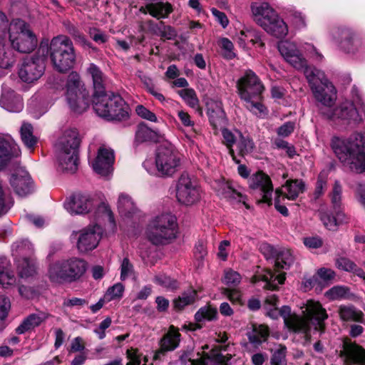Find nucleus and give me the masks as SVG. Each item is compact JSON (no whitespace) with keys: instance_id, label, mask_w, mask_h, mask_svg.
<instances>
[{"instance_id":"obj_1","label":"nucleus","mask_w":365,"mask_h":365,"mask_svg":"<svg viewBox=\"0 0 365 365\" xmlns=\"http://www.w3.org/2000/svg\"><path fill=\"white\" fill-rule=\"evenodd\" d=\"M336 91L331 82L321 75V116L335 120L358 124L365 118V105L356 90L353 91V101H345L339 108L335 106Z\"/></svg>"},{"instance_id":"obj_2","label":"nucleus","mask_w":365,"mask_h":365,"mask_svg":"<svg viewBox=\"0 0 365 365\" xmlns=\"http://www.w3.org/2000/svg\"><path fill=\"white\" fill-rule=\"evenodd\" d=\"M331 146L341 162L358 173L365 171V135L354 133L347 138L334 137Z\"/></svg>"},{"instance_id":"obj_3","label":"nucleus","mask_w":365,"mask_h":365,"mask_svg":"<svg viewBox=\"0 0 365 365\" xmlns=\"http://www.w3.org/2000/svg\"><path fill=\"white\" fill-rule=\"evenodd\" d=\"M278 314L283 318L287 328L295 333H303L307 337L312 327L315 331L319 326V302L308 300L305 304V310L302 311L303 316L292 312L288 306H283L279 311L271 309L268 315L277 319Z\"/></svg>"},{"instance_id":"obj_4","label":"nucleus","mask_w":365,"mask_h":365,"mask_svg":"<svg viewBox=\"0 0 365 365\" xmlns=\"http://www.w3.org/2000/svg\"><path fill=\"white\" fill-rule=\"evenodd\" d=\"M182 155L175 146L168 141L161 143L157 148L155 164L151 159L145 160L143 168L147 172L159 178L173 177L181 168Z\"/></svg>"},{"instance_id":"obj_5","label":"nucleus","mask_w":365,"mask_h":365,"mask_svg":"<svg viewBox=\"0 0 365 365\" xmlns=\"http://www.w3.org/2000/svg\"><path fill=\"white\" fill-rule=\"evenodd\" d=\"M237 93L245 102V108L257 117L267 115V109L260 102L264 85L252 70H246L236 83Z\"/></svg>"},{"instance_id":"obj_6","label":"nucleus","mask_w":365,"mask_h":365,"mask_svg":"<svg viewBox=\"0 0 365 365\" xmlns=\"http://www.w3.org/2000/svg\"><path fill=\"white\" fill-rule=\"evenodd\" d=\"M281 55L287 62L298 70H304L311 90L317 101L319 100V71L308 66L307 61L293 42L283 41L278 46Z\"/></svg>"},{"instance_id":"obj_7","label":"nucleus","mask_w":365,"mask_h":365,"mask_svg":"<svg viewBox=\"0 0 365 365\" xmlns=\"http://www.w3.org/2000/svg\"><path fill=\"white\" fill-rule=\"evenodd\" d=\"M87 267L88 264L83 259L72 257L50 264L48 276L53 282H73L83 276Z\"/></svg>"},{"instance_id":"obj_8","label":"nucleus","mask_w":365,"mask_h":365,"mask_svg":"<svg viewBox=\"0 0 365 365\" xmlns=\"http://www.w3.org/2000/svg\"><path fill=\"white\" fill-rule=\"evenodd\" d=\"M93 109L101 118L108 120H123L128 117V106L117 94L105 93L94 96Z\"/></svg>"},{"instance_id":"obj_9","label":"nucleus","mask_w":365,"mask_h":365,"mask_svg":"<svg viewBox=\"0 0 365 365\" xmlns=\"http://www.w3.org/2000/svg\"><path fill=\"white\" fill-rule=\"evenodd\" d=\"M48 53L54 68L58 72L68 71L76 63L73 42L66 36L53 37L50 43Z\"/></svg>"},{"instance_id":"obj_10","label":"nucleus","mask_w":365,"mask_h":365,"mask_svg":"<svg viewBox=\"0 0 365 365\" xmlns=\"http://www.w3.org/2000/svg\"><path fill=\"white\" fill-rule=\"evenodd\" d=\"M176 228V217L170 213H163L150 222L146 236L153 245H165L175 238Z\"/></svg>"},{"instance_id":"obj_11","label":"nucleus","mask_w":365,"mask_h":365,"mask_svg":"<svg viewBox=\"0 0 365 365\" xmlns=\"http://www.w3.org/2000/svg\"><path fill=\"white\" fill-rule=\"evenodd\" d=\"M7 36L11 48L19 53H31L38 44L37 37L29 25L19 19L9 23Z\"/></svg>"},{"instance_id":"obj_12","label":"nucleus","mask_w":365,"mask_h":365,"mask_svg":"<svg viewBox=\"0 0 365 365\" xmlns=\"http://www.w3.org/2000/svg\"><path fill=\"white\" fill-rule=\"evenodd\" d=\"M66 98L70 108L75 113H81L88 107V92L77 72L73 71L68 76Z\"/></svg>"},{"instance_id":"obj_13","label":"nucleus","mask_w":365,"mask_h":365,"mask_svg":"<svg viewBox=\"0 0 365 365\" xmlns=\"http://www.w3.org/2000/svg\"><path fill=\"white\" fill-rule=\"evenodd\" d=\"M294 257L290 250L286 248L278 249L275 256L276 272L271 270L265 271L264 274L260 276L262 281L265 282L264 288L271 290L277 289L278 284H282L285 280V273H278V269H287L294 262Z\"/></svg>"},{"instance_id":"obj_14","label":"nucleus","mask_w":365,"mask_h":365,"mask_svg":"<svg viewBox=\"0 0 365 365\" xmlns=\"http://www.w3.org/2000/svg\"><path fill=\"white\" fill-rule=\"evenodd\" d=\"M334 39L339 49L349 54L362 53L365 43L349 29L339 28L334 32Z\"/></svg>"},{"instance_id":"obj_15","label":"nucleus","mask_w":365,"mask_h":365,"mask_svg":"<svg viewBox=\"0 0 365 365\" xmlns=\"http://www.w3.org/2000/svg\"><path fill=\"white\" fill-rule=\"evenodd\" d=\"M176 197L180 203L185 205H193L200 198V188L187 173H182L178 179Z\"/></svg>"},{"instance_id":"obj_16","label":"nucleus","mask_w":365,"mask_h":365,"mask_svg":"<svg viewBox=\"0 0 365 365\" xmlns=\"http://www.w3.org/2000/svg\"><path fill=\"white\" fill-rule=\"evenodd\" d=\"M45 68L43 57L38 55L26 57L19 68V78L26 83H32L42 76Z\"/></svg>"},{"instance_id":"obj_17","label":"nucleus","mask_w":365,"mask_h":365,"mask_svg":"<svg viewBox=\"0 0 365 365\" xmlns=\"http://www.w3.org/2000/svg\"><path fill=\"white\" fill-rule=\"evenodd\" d=\"M9 182L14 192L21 197L28 196L34 190V181L24 168H19L14 171Z\"/></svg>"},{"instance_id":"obj_18","label":"nucleus","mask_w":365,"mask_h":365,"mask_svg":"<svg viewBox=\"0 0 365 365\" xmlns=\"http://www.w3.org/2000/svg\"><path fill=\"white\" fill-rule=\"evenodd\" d=\"M103 234L102 227L96 224L89 225L79 232L77 248L80 252L94 250L98 245Z\"/></svg>"},{"instance_id":"obj_19","label":"nucleus","mask_w":365,"mask_h":365,"mask_svg":"<svg viewBox=\"0 0 365 365\" xmlns=\"http://www.w3.org/2000/svg\"><path fill=\"white\" fill-rule=\"evenodd\" d=\"M114 160V151L110 148L102 145L98 148L97 156L91 164L96 173L102 176H107L113 170Z\"/></svg>"},{"instance_id":"obj_20","label":"nucleus","mask_w":365,"mask_h":365,"mask_svg":"<svg viewBox=\"0 0 365 365\" xmlns=\"http://www.w3.org/2000/svg\"><path fill=\"white\" fill-rule=\"evenodd\" d=\"M250 187L252 190H260L262 198L259 202L272 204L273 186L269 177L262 172H257L250 179Z\"/></svg>"},{"instance_id":"obj_21","label":"nucleus","mask_w":365,"mask_h":365,"mask_svg":"<svg viewBox=\"0 0 365 365\" xmlns=\"http://www.w3.org/2000/svg\"><path fill=\"white\" fill-rule=\"evenodd\" d=\"M250 11L254 21L262 28L277 13L269 3L264 1L252 2Z\"/></svg>"},{"instance_id":"obj_22","label":"nucleus","mask_w":365,"mask_h":365,"mask_svg":"<svg viewBox=\"0 0 365 365\" xmlns=\"http://www.w3.org/2000/svg\"><path fill=\"white\" fill-rule=\"evenodd\" d=\"M180 336L178 329L171 325L159 341L160 348L155 353V357L160 358L167 352L176 349L180 344Z\"/></svg>"},{"instance_id":"obj_23","label":"nucleus","mask_w":365,"mask_h":365,"mask_svg":"<svg viewBox=\"0 0 365 365\" xmlns=\"http://www.w3.org/2000/svg\"><path fill=\"white\" fill-rule=\"evenodd\" d=\"M81 138L76 128L66 130L56 144V151L78 152Z\"/></svg>"},{"instance_id":"obj_24","label":"nucleus","mask_w":365,"mask_h":365,"mask_svg":"<svg viewBox=\"0 0 365 365\" xmlns=\"http://www.w3.org/2000/svg\"><path fill=\"white\" fill-rule=\"evenodd\" d=\"M340 355L346 365H365V350L356 344L344 341Z\"/></svg>"},{"instance_id":"obj_25","label":"nucleus","mask_w":365,"mask_h":365,"mask_svg":"<svg viewBox=\"0 0 365 365\" xmlns=\"http://www.w3.org/2000/svg\"><path fill=\"white\" fill-rule=\"evenodd\" d=\"M93 206V198L88 194L74 195L70 202L66 204V210L71 214L81 215L88 212Z\"/></svg>"},{"instance_id":"obj_26","label":"nucleus","mask_w":365,"mask_h":365,"mask_svg":"<svg viewBox=\"0 0 365 365\" xmlns=\"http://www.w3.org/2000/svg\"><path fill=\"white\" fill-rule=\"evenodd\" d=\"M21 150L18 145L9 138H0V170L5 168L10 161L18 157Z\"/></svg>"},{"instance_id":"obj_27","label":"nucleus","mask_w":365,"mask_h":365,"mask_svg":"<svg viewBox=\"0 0 365 365\" xmlns=\"http://www.w3.org/2000/svg\"><path fill=\"white\" fill-rule=\"evenodd\" d=\"M58 169L62 172L74 173L78 165V152L56 151Z\"/></svg>"},{"instance_id":"obj_28","label":"nucleus","mask_w":365,"mask_h":365,"mask_svg":"<svg viewBox=\"0 0 365 365\" xmlns=\"http://www.w3.org/2000/svg\"><path fill=\"white\" fill-rule=\"evenodd\" d=\"M87 73L92 80L94 90L93 96L106 93L107 78L101 68L94 63H90L87 68Z\"/></svg>"},{"instance_id":"obj_29","label":"nucleus","mask_w":365,"mask_h":365,"mask_svg":"<svg viewBox=\"0 0 365 365\" xmlns=\"http://www.w3.org/2000/svg\"><path fill=\"white\" fill-rule=\"evenodd\" d=\"M349 218L340 209H335L334 212H325L321 216L324 226L329 230L336 231L338 227L349 222Z\"/></svg>"},{"instance_id":"obj_30","label":"nucleus","mask_w":365,"mask_h":365,"mask_svg":"<svg viewBox=\"0 0 365 365\" xmlns=\"http://www.w3.org/2000/svg\"><path fill=\"white\" fill-rule=\"evenodd\" d=\"M267 34L277 38H283L288 34V26L277 13L262 28Z\"/></svg>"},{"instance_id":"obj_31","label":"nucleus","mask_w":365,"mask_h":365,"mask_svg":"<svg viewBox=\"0 0 365 365\" xmlns=\"http://www.w3.org/2000/svg\"><path fill=\"white\" fill-rule=\"evenodd\" d=\"M48 317V314L43 312L31 314L16 329V332L19 334H22L31 331L35 327H38Z\"/></svg>"},{"instance_id":"obj_32","label":"nucleus","mask_w":365,"mask_h":365,"mask_svg":"<svg viewBox=\"0 0 365 365\" xmlns=\"http://www.w3.org/2000/svg\"><path fill=\"white\" fill-rule=\"evenodd\" d=\"M0 104L4 109L14 113L20 112L24 107L21 97L14 91L4 93L0 99Z\"/></svg>"},{"instance_id":"obj_33","label":"nucleus","mask_w":365,"mask_h":365,"mask_svg":"<svg viewBox=\"0 0 365 365\" xmlns=\"http://www.w3.org/2000/svg\"><path fill=\"white\" fill-rule=\"evenodd\" d=\"M146 9L150 15L157 19L167 18L173 10V6L170 3H164L161 1L148 4L146 5Z\"/></svg>"},{"instance_id":"obj_34","label":"nucleus","mask_w":365,"mask_h":365,"mask_svg":"<svg viewBox=\"0 0 365 365\" xmlns=\"http://www.w3.org/2000/svg\"><path fill=\"white\" fill-rule=\"evenodd\" d=\"M269 335V328L262 324H253L252 330L247 333L249 341L255 346H259L265 341Z\"/></svg>"},{"instance_id":"obj_35","label":"nucleus","mask_w":365,"mask_h":365,"mask_svg":"<svg viewBox=\"0 0 365 365\" xmlns=\"http://www.w3.org/2000/svg\"><path fill=\"white\" fill-rule=\"evenodd\" d=\"M197 299V291L193 289H189L173 300V307L178 311L182 310L186 306L193 304Z\"/></svg>"},{"instance_id":"obj_36","label":"nucleus","mask_w":365,"mask_h":365,"mask_svg":"<svg viewBox=\"0 0 365 365\" xmlns=\"http://www.w3.org/2000/svg\"><path fill=\"white\" fill-rule=\"evenodd\" d=\"M235 144L238 153L242 157L251 153L255 148V143L249 135H244L241 132H237V140Z\"/></svg>"},{"instance_id":"obj_37","label":"nucleus","mask_w":365,"mask_h":365,"mask_svg":"<svg viewBox=\"0 0 365 365\" xmlns=\"http://www.w3.org/2000/svg\"><path fill=\"white\" fill-rule=\"evenodd\" d=\"M304 185L302 180H294L287 181L284 186V191H282V195L289 200H295L299 193L304 190Z\"/></svg>"},{"instance_id":"obj_38","label":"nucleus","mask_w":365,"mask_h":365,"mask_svg":"<svg viewBox=\"0 0 365 365\" xmlns=\"http://www.w3.org/2000/svg\"><path fill=\"white\" fill-rule=\"evenodd\" d=\"M15 277L11 269L10 262L6 257H0V284H13Z\"/></svg>"},{"instance_id":"obj_39","label":"nucleus","mask_w":365,"mask_h":365,"mask_svg":"<svg viewBox=\"0 0 365 365\" xmlns=\"http://www.w3.org/2000/svg\"><path fill=\"white\" fill-rule=\"evenodd\" d=\"M158 138V133L148 128L145 123H140L138 125L135 132V138L137 141H155Z\"/></svg>"},{"instance_id":"obj_40","label":"nucleus","mask_w":365,"mask_h":365,"mask_svg":"<svg viewBox=\"0 0 365 365\" xmlns=\"http://www.w3.org/2000/svg\"><path fill=\"white\" fill-rule=\"evenodd\" d=\"M21 138L24 144L30 150H33L37 143V138L33 135V127L31 124L24 123L20 130Z\"/></svg>"},{"instance_id":"obj_41","label":"nucleus","mask_w":365,"mask_h":365,"mask_svg":"<svg viewBox=\"0 0 365 365\" xmlns=\"http://www.w3.org/2000/svg\"><path fill=\"white\" fill-rule=\"evenodd\" d=\"M339 315L344 321L362 322L364 314L352 306H341Z\"/></svg>"},{"instance_id":"obj_42","label":"nucleus","mask_w":365,"mask_h":365,"mask_svg":"<svg viewBox=\"0 0 365 365\" xmlns=\"http://www.w3.org/2000/svg\"><path fill=\"white\" fill-rule=\"evenodd\" d=\"M118 208L120 213L125 216H128L135 210V207L131 197L125 193H121L119 195Z\"/></svg>"},{"instance_id":"obj_43","label":"nucleus","mask_w":365,"mask_h":365,"mask_svg":"<svg viewBox=\"0 0 365 365\" xmlns=\"http://www.w3.org/2000/svg\"><path fill=\"white\" fill-rule=\"evenodd\" d=\"M19 275L21 278H28L36 273V267L34 261L24 257L17 265Z\"/></svg>"},{"instance_id":"obj_44","label":"nucleus","mask_w":365,"mask_h":365,"mask_svg":"<svg viewBox=\"0 0 365 365\" xmlns=\"http://www.w3.org/2000/svg\"><path fill=\"white\" fill-rule=\"evenodd\" d=\"M4 43L0 44V68L9 69L12 67L16 61L13 51L4 46Z\"/></svg>"},{"instance_id":"obj_45","label":"nucleus","mask_w":365,"mask_h":365,"mask_svg":"<svg viewBox=\"0 0 365 365\" xmlns=\"http://www.w3.org/2000/svg\"><path fill=\"white\" fill-rule=\"evenodd\" d=\"M237 132L236 131L235 134L232 133L230 130L228 129H223L222 131L224 143L226 145V146L229 149V153L231 155L232 160L237 163L240 164L241 160L237 158L235 155V151L232 149V145L236 143V141L237 140Z\"/></svg>"},{"instance_id":"obj_46","label":"nucleus","mask_w":365,"mask_h":365,"mask_svg":"<svg viewBox=\"0 0 365 365\" xmlns=\"http://www.w3.org/2000/svg\"><path fill=\"white\" fill-rule=\"evenodd\" d=\"M349 296V289L345 286H334L324 293L329 300H340Z\"/></svg>"},{"instance_id":"obj_47","label":"nucleus","mask_w":365,"mask_h":365,"mask_svg":"<svg viewBox=\"0 0 365 365\" xmlns=\"http://www.w3.org/2000/svg\"><path fill=\"white\" fill-rule=\"evenodd\" d=\"M217 314V309L210 306L201 307L195 314V319L197 322L203 321H212L216 319Z\"/></svg>"},{"instance_id":"obj_48","label":"nucleus","mask_w":365,"mask_h":365,"mask_svg":"<svg viewBox=\"0 0 365 365\" xmlns=\"http://www.w3.org/2000/svg\"><path fill=\"white\" fill-rule=\"evenodd\" d=\"M178 94L185 102L192 108L199 107V100L195 91L192 88H184L178 91Z\"/></svg>"},{"instance_id":"obj_49","label":"nucleus","mask_w":365,"mask_h":365,"mask_svg":"<svg viewBox=\"0 0 365 365\" xmlns=\"http://www.w3.org/2000/svg\"><path fill=\"white\" fill-rule=\"evenodd\" d=\"M286 346L282 344H279L277 348L272 351V355L270 359L271 365H286Z\"/></svg>"},{"instance_id":"obj_50","label":"nucleus","mask_w":365,"mask_h":365,"mask_svg":"<svg viewBox=\"0 0 365 365\" xmlns=\"http://www.w3.org/2000/svg\"><path fill=\"white\" fill-rule=\"evenodd\" d=\"M154 282L170 290H174L178 288V282L175 279L163 274L155 276Z\"/></svg>"},{"instance_id":"obj_51","label":"nucleus","mask_w":365,"mask_h":365,"mask_svg":"<svg viewBox=\"0 0 365 365\" xmlns=\"http://www.w3.org/2000/svg\"><path fill=\"white\" fill-rule=\"evenodd\" d=\"M331 202L334 209H340L342 200V187L339 182L336 181L329 194Z\"/></svg>"},{"instance_id":"obj_52","label":"nucleus","mask_w":365,"mask_h":365,"mask_svg":"<svg viewBox=\"0 0 365 365\" xmlns=\"http://www.w3.org/2000/svg\"><path fill=\"white\" fill-rule=\"evenodd\" d=\"M224 195L226 198H228L230 200H237L240 202H242L247 209L250 208L249 205H247L245 201L247 197L234 188L232 185L227 184Z\"/></svg>"},{"instance_id":"obj_53","label":"nucleus","mask_w":365,"mask_h":365,"mask_svg":"<svg viewBox=\"0 0 365 365\" xmlns=\"http://www.w3.org/2000/svg\"><path fill=\"white\" fill-rule=\"evenodd\" d=\"M124 289L125 287L121 283H116L108 289L104 295V299L107 301L120 299L123 297Z\"/></svg>"},{"instance_id":"obj_54","label":"nucleus","mask_w":365,"mask_h":365,"mask_svg":"<svg viewBox=\"0 0 365 365\" xmlns=\"http://www.w3.org/2000/svg\"><path fill=\"white\" fill-rule=\"evenodd\" d=\"M32 245L28 240L17 241L12 245L14 255H26L32 252Z\"/></svg>"},{"instance_id":"obj_55","label":"nucleus","mask_w":365,"mask_h":365,"mask_svg":"<svg viewBox=\"0 0 365 365\" xmlns=\"http://www.w3.org/2000/svg\"><path fill=\"white\" fill-rule=\"evenodd\" d=\"M66 31L78 43L82 45H86L90 47V43L87 41L84 35L77 29V27L68 22L65 24Z\"/></svg>"},{"instance_id":"obj_56","label":"nucleus","mask_w":365,"mask_h":365,"mask_svg":"<svg viewBox=\"0 0 365 365\" xmlns=\"http://www.w3.org/2000/svg\"><path fill=\"white\" fill-rule=\"evenodd\" d=\"M216 110L209 108L207 114L209 115L210 122L211 124L216 127L220 121L224 118L225 113L220 103H215Z\"/></svg>"},{"instance_id":"obj_57","label":"nucleus","mask_w":365,"mask_h":365,"mask_svg":"<svg viewBox=\"0 0 365 365\" xmlns=\"http://www.w3.org/2000/svg\"><path fill=\"white\" fill-rule=\"evenodd\" d=\"M336 281V275L330 268L321 267V287L329 285Z\"/></svg>"},{"instance_id":"obj_58","label":"nucleus","mask_w":365,"mask_h":365,"mask_svg":"<svg viewBox=\"0 0 365 365\" xmlns=\"http://www.w3.org/2000/svg\"><path fill=\"white\" fill-rule=\"evenodd\" d=\"M96 215L98 218L107 220L111 223L114 222V217L110 207L105 202H102L98 205L96 210Z\"/></svg>"},{"instance_id":"obj_59","label":"nucleus","mask_w":365,"mask_h":365,"mask_svg":"<svg viewBox=\"0 0 365 365\" xmlns=\"http://www.w3.org/2000/svg\"><path fill=\"white\" fill-rule=\"evenodd\" d=\"M135 112L138 116L143 119L151 122L158 121L156 115L143 105H138L135 107Z\"/></svg>"},{"instance_id":"obj_60","label":"nucleus","mask_w":365,"mask_h":365,"mask_svg":"<svg viewBox=\"0 0 365 365\" xmlns=\"http://www.w3.org/2000/svg\"><path fill=\"white\" fill-rule=\"evenodd\" d=\"M224 281L228 286H237L241 281V276L232 269H227L225 272Z\"/></svg>"},{"instance_id":"obj_61","label":"nucleus","mask_w":365,"mask_h":365,"mask_svg":"<svg viewBox=\"0 0 365 365\" xmlns=\"http://www.w3.org/2000/svg\"><path fill=\"white\" fill-rule=\"evenodd\" d=\"M9 23L6 15L0 10V44L5 43Z\"/></svg>"},{"instance_id":"obj_62","label":"nucleus","mask_w":365,"mask_h":365,"mask_svg":"<svg viewBox=\"0 0 365 365\" xmlns=\"http://www.w3.org/2000/svg\"><path fill=\"white\" fill-rule=\"evenodd\" d=\"M220 44L223 51V56L225 58L232 59L235 56V53L233 51V43L228 38H222Z\"/></svg>"},{"instance_id":"obj_63","label":"nucleus","mask_w":365,"mask_h":365,"mask_svg":"<svg viewBox=\"0 0 365 365\" xmlns=\"http://www.w3.org/2000/svg\"><path fill=\"white\" fill-rule=\"evenodd\" d=\"M159 29V36L162 38L171 40L174 39L177 36V32L175 29L170 26L165 25L163 21H161V27Z\"/></svg>"},{"instance_id":"obj_64","label":"nucleus","mask_w":365,"mask_h":365,"mask_svg":"<svg viewBox=\"0 0 365 365\" xmlns=\"http://www.w3.org/2000/svg\"><path fill=\"white\" fill-rule=\"evenodd\" d=\"M133 272V266L130 260L125 257L123 259L120 265V279L125 280L132 274Z\"/></svg>"}]
</instances>
